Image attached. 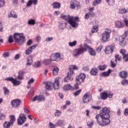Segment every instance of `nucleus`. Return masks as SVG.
<instances>
[{"label": "nucleus", "mask_w": 128, "mask_h": 128, "mask_svg": "<svg viewBox=\"0 0 128 128\" xmlns=\"http://www.w3.org/2000/svg\"><path fill=\"white\" fill-rule=\"evenodd\" d=\"M78 70V66H70L69 68V72L68 73L67 76L64 78V82H68V80H72V74H74V70Z\"/></svg>", "instance_id": "39448f33"}, {"label": "nucleus", "mask_w": 128, "mask_h": 128, "mask_svg": "<svg viewBox=\"0 0 128 128\" xmlns=\"http://www.w3.org/2000/svg\"><path fill=\"white\" fill-rule=\"evenodd\" d=\"M32 4V0H29L26 4L27 6H30Z\"/></svg>", "instance_id": "774afa93"}, {"label": "nucleus", "mask_w": 128, "mask_h": 128, "mask_svg": "<svg viewBox=\"0 0 128 128\" xmlns=\"http://www.w3.org/2000/svg\"><path fill=\"white\" fill-rule=\"evenodd\" d=\"M76 0L71 2L70 5V8H71V10H74V8H76V6H78L76 4Z\"/></svg>", "instance_id": "7c9ffc66"}, {"label": "nucleus", "mask_w": 128, "mask_h": 128, "mask_svg": "<svg viewBox=\"0 0 128 128\" xmlns=\"http://www.w3.org/2000/svg\"><path fill=\"white\" fill-rule=\"evenodd\" d=\"M90 100H92V95H90V92H88L83 96L82 102L84 104H86V102H89Z\"/></svg>", "instance_id": "f8f14e48"}, {"label": "nucleus", "mask_w": 128, "mask_h": 128, "mask_svg": "<svg viewBox=\"0 0 128 128\" xmlns=\"http://www.w3.org/2000/svg\"><path fill=\"white\" fill-rule=\"evenodd\" d=\"M34 78H31L28 82V84H34Z\"/></svg>", "instance_id": "0e129e2a"}, {"label": "nucleus", "mask_w": 128, "mask_h": 128, "mask_svg": "<svg viewBox=\"0 0 128 128\" xmlns=\"http://www.w3.org/2000/svg\"><path fill=\"white\" fill-rule=\"evenodd\" d=\"M116 64L117 63L116 62V60H114V59H112L110 62L111 68H116Z\"/></svg>", "instance_id": "c9c22d12"}, {"label": "nucleus", "mask_w": 128, "mask_h": 128, "mask_svg": "<svg viewBox=\"0 0 128 128\" xmlns=\"http://www.w3.org/2000/svg\"><path fill=\"white\" fill-rule=\"evenodd\" d=\"M42 64H40V62L36 61L35 62V64H34V68H40Z\"/></svg>", "instance_id": "a19ab883"}, {"label": "nucleus", "mask_w": 128, "mask_h": 128, "mask_svg": "<svg viewBox=\"0 0 128 128\" xmlns=\"http://www.w3.org/2000/svg\"><path fill=\"white\" fill-rule=\"evenodd\" d=\"M108 6H114V0H106Z\"/></svg>", "instance_id": "603ef678"}, {"label": "nucleus", "mask_w": 128, "mask_h": 128, "mask_svg": "<svg viewBox=\"0 0 128 128\" xmlns=\"http://www.w3.org/2000/svg\"><path fill=\"white\" fill-rule=\"evenodd\" d=\"M14 122H16V116L14 115L10 116V121L9 122L11 123V124H14Z\"/></svg>", "instance_id": "72a5a7b5"}, {"label": "nucleus", "mask_w": 128, "mask_h": 128, "mask_svg": "<svg viewBox=\"0 0 128 128\" xmlns=\"http://www.w3.org/2000/svg\"><path fill=\"white\" fill-rule=\"evenodd\" d=\"M87 126L88 128H92L94 126V122L90 120L87 122Z\"/></svg>", "instance_id": "8fccbe9b"}, {"label": "nucleus", "mask_w": 128, "mask_h": 128, "mask_svg": "<svg viewBox=\"0 0 128 128\" xmlns=\"http://www.w3.org/2000/svg\"><path fill=\"white\" fill-rule=\"evenodd\" d=\"M60 70V68L56 66H54V68L52 69V74L53 76H56L58 74V71Z\"/></svg>", "instance_id": "c756f323"}, {"label": "nucleus", "mask_w": 128, "mask_h": 128, "mask_svg": "<svg viewBox=\"0 0 128 128\" xmlns=\"http://www.w3.org/2000/svg\"><path fill=\"white\" fill-rule=\"evenodd\" d=\"M22 104V100L20 99H15L11 102V106L12 108H18Z\"/></svg>", "instance_id": "ddd939ff"}, {"label": "nucleus", "mask_w": 128, "mask_h": 128, "mask_svg": "<svg viewBox=\"0 0 128 128\" xmlns=\"http://www.w3.org/2000/svg\"><path fill=\"white\" fill-rule=\"evenodd\" d=\"M110 72H112V70L108 69L107 72H104L100 74V76H104V78H106V76H108L110 74Z\"/></svg>", "instance_id": "6ab92c4d"}, {"label": "nucleus", "mask_w": 128, "mask_h": 128, "mask_svg": "<svg viewBox=\"0 0 128 128\" xmlns=\"http://www.w3.org/2000/svg\"><path fill=\"white\" fill-rule=\"evenodd\" d=\"M32 64V55H29L28 56L26 66H30Z\"/></svg>", "instance_id": "b1692460"}, {"label": "nucleus", "mask_w": 128, "mask_h": 128, "mask_svg": "<svg viewBox=\"0 0 128 128\" xmlns=\"http://www.w3.org/2000/svg\"><path fill=\"white\" fill-rule=\"evenodd\" d=\"M24 72L22 70H20L18 72V80H24Z\"/></svg>", "instance_id": "cd10ccee"}, {"label": "nucleus", "mask_w": 128, "mask_h": 128, "mask_svg": "<svg viewBox=\"0 0 128 128\" xmlns=\"http://www.w3.org/2000/svg\"><path fill=\"white\" fill-rule=\"evenodd\" d=\"M49 126H50V128H56V125L52 124V122H50Z\"/></svg>", "instance_id": "052dcab7"}, {"label": "nucleus", "mask_w": 128, "mask_h": 128, "mask_svg": "<svg viewBox=\"0 0 128 128\" xmlns=\"http://www.w3.org/2000/svg\"><path fill=\"white\" fill-rule=\"evenodd\" d=\"M110 108L104 107L100 111V114L96 115L95 118L99 126H104L110 124Z\"/></svg>", "instance_id": "f257e3e1"}, {"label": "nucleus", "mask_w": 128, "mask_h": 128, "mask_svg": "<svg viewBox=\"0 0 128 128\" xmlns=\"http://www.w3.org/2000/svg\"><path fill=\"white\" fill-rule=\"evenodd\" d=\"M60 78L58 77L56 78L54 82V83H52L50 82H45L46 84V88L48 90H52V86H54V88L55 90H58L60 88Z\"/></svg>", "instance_id": "7ed1b4c3"}, {"label": "nucleus", "mask_w": 128, "mask_h": 128, "mask_svg": "<svg viewBox=\"0 0 128 128\" xmlns=\"http://www.w3.org/2000/svg\"><path fill=\"white\" fill-rule=\"evenodd\" d=\"M92 108H93L94 110H102V107H100V106H92Z\"/></svg>", "instance_id": "864d4df0"}, {"label": "nucleus", "mask_w": 128, "mask_h": 128, "mask_svg": "<svg viewBox=\"0 0 128 128\" xmlns=\"http://www.w3.org/2000/svg\"><path fill=\"white\" fill-rule=\"evenodd\" d=\"M3 90H4V94L5 96H8L10 94V90L8 89L6 87H4Z\"/></svg>", "instance_id": "58836bf2"}, {"label": "nucleus", "mask_w": 128, "mask_h": 128, "mask_svg": "<svg viewBox=\"0 0 128 128\" xmlns=\"http://www.w3.org/2000/svg\"><path fill=\"white\" fill-rule=\"evenodd\" d=\"M14 40L18 44H22L26 42V37L24 36V33H15L14 34Z\"/></svg>", "instance_id": "20e7f679"}, {"label": "nucleus", "mask_w": 128, "mask_h": 128, "mask_svg": "<svg viewBox=\"0 0 128 128\" xmlns=\"http://www.w3.org/2000/svg\"><path fill=\"white\" fill-rule=\"evenodd\" d=\"M106 66H108L106 65H100L98 66L99 70H104L106 68Z\"/></svg>", "instance_id": "4c0bfd02"}, {"label": "nucleus", "mask_w": 128, "mask_h": 128, "mask_svg": "<svg viewBox=\"0 0 128 128\" xmlns=\"http://www.w3.org/2000/svg\"><path fill=\"white\" fill-rule=\"evenodd\" d=\"M118 12L120 14H126L128 13V8H123L118 10Z\"/></svg>", "instance_id": "4be33fe9"}, {"label": "nucleus", "mask_w": 128, "mask_h": 128, "mask_svg": "<svg viewBox=\"0 0 128 128\" xmlns=\"http://www.w3.org/2000/svg\"><path fill=\"white\" fill-rule=\"evenodd\" d=\"M110 32H112V30L106 28L104 32L102 33V40H103L104 42H108L110 38Z\"/></svg>", "instance_id": "423d86ee"}, {"label": "nucleus", "mask_w": 128, "mask_h": 128, "mask_svg": "<svg viewBox=\"0 0 128 128\" xmlns=\"http://www.w3.org/2000/svg\"><path fill=\"white\" fill-rule=\"evenodd\" d=\"M90 75L96 76L98 74V68H92L90 72Z\"/></svg>", "instance_id": "412c9836"}, {"label": "nucleus", "mask_w": 128, "mask_h": 128, "mask_svg": "<svg viewBox=\"0 0 128 128\" xmlns=\"http://www.w3.org/2000/svg\"><path fill=\"white\" fill-rule=\"evenodd\" d=\"M80 92H82V89H80L78 90L75 92L74 93V96H79Z\"/></svg>", "instance_id": "c03bdc74"}, {"label": "nucleus", "mask_w": 128, "mask_h": 128, "mask_svg": "<svg viewBox=\"0 0 128 128\" xmlns=\"http://www.w3.org/2000/svg\"><path fill=\"white\" fill-rule=\"evenodd\" d=\"M102 2V0H94L92 2V4L94 6H98V4H100Z\"/></svg>", "instance_id": "a18cd8bd"}, {"label": "nucleus", "mask_w": 128, "mask_h": 128, "mask_svg": "<svg viewBox=\"0 0 128 128\" xmlns=\"http://www.w3.org/2000/svg\"><path fill=\"white\" fill-rule=\"evenodd\" d=\"M90 18V14L88 13H86L85 14L84 19L85 20H88V18Z\"/></svg>", "instance_id": "338daca9"}, {"label": "nucleus", "mask_w": 128, "mask_h": 128, "mask_svg": "<svg viewBox=\"0 0 128 128\" xmlns=\"http://www.w3.org/2000/svg\"><path fill=\"white\" fill-rule=\"evenodd\" d=\"M4 4H6L4 0H0V8L4 6Z\"/></svg>", "instance_id": "680f3d73"}, {"label": "nucleus", "mask_w": 128, "mask_h": 128, "mask_svg": "<svg viewBox=\"0 0 128 128\" xmlns=\"http://www.w3.org/2000/svg\"><path fill=\"white\" fill-rule=\"evenodd\" d=\"M56 126H61L62 128V126H66L64 120H58L56 122Z\"/></svg>", "instance_id": "aec40b11"}, {"label": "nucleus", "mask_w": 128, "mask_h": 128, "mask_svg": "<svg viewBox=\"0 0 128 128\" xmlns=\"http://www.w3.org/2000/svg\"><path fill=\"white\" fill-rule=\"evenodd\" d=\"M20 54H17L14 57V60H20Z\"/></svg>", "instance_id": "5fc2aeb1"}, {"label": "nucleus", "mask_w": 128, "mask_h": 128, "mask_svg": "<svg viewBox=\"0 0 128 128\" xmlns=\"http://www.w3.org/2000/svg\"><path fill=\"white\" fill-rule=\"evenodd\" d=\"M53 8H60V3L58 2H54L52 4Z\"/></svg>", "instance_id": "393cba45"}, {"label": "nucleus", "mask_w": 128, "mask_h": 128, "mask_svg": "<svg viewBox=\"0 0 128 128\" xmlns=\"http://www.w3.org/2000/svg\"><path fill=\"white\" fill-rule=\"evenodd\" d=\"M121 84L122 86H128V80H123Z\"/></svg>", "instance_id": "79ce46f5"}, {"label": "nucleus", "mask_w": 128, "mask_h": 128, "mask_svg": "<svg viewBox=\"0 0 128 128\" xmlns=\"http://www.w3.org/2000/svg\"><path fill=\"white\" fill-rule=\"evenodd\" d=\"M122 18L124 19L123 22H125V20H128V16L126 15H123Z\"/></svg>", "instance_id": "e2e57ef3"}, {"label": "nucleus", "mask_w": 128, "mask_h": 128, "mask_svg": "<svg viewBox=\"0 0 128 128\" xmlns=\"http://www.w3.org/2000/svg\"><path fill=\"white\" fill-rule=\"evenodd\" d=\"M115 26L118 28H122L124 26V23L120 20L115 22Z\"/></svg>", "instance_id": "a211bd4d"}, {"label": "nucleus", "mask_w": 128, "mask_h": 128, "mask_svg": "<svg viewBox=\"0 0 128 128\" xmlns=\"http://www.w3.org/2000/svg\"><path fill=\"white\" fill-rule=\"evenodd\" d=\"M116 48V46L114 45H108L106 47L104 50V52L106 54H110L114 52V50Z\"/></svg>", "instance_id": "9b49d317"}, {"label": "nucleus", "mask_w": 128, "mask_h": 128, "mask_svg": "<svg viewBox=\"0 0 128 128\" xmlns=\"http://www.w3.org/2000/svg\"><path fill=\"white\" fill-rule=\"evenodd\" d=\"M112 96H114V94H112V92H109L108 94L106 92H102L100 94V98L101 100H106L108 98H112Z\"/></svg>", "instance_id": "9d476101"}, {"label": "nucleus", "mask_w": 128, "mask_h": 128, "mask_svg": "<svg viewBox=\"0 0 128 128\" xmlns=\"http://www.w3.org/2000/svg\"><path fill=\"white\" fill-rule=\"evenodd\" d=\"M126 50H124V49H122L120 50V54H122V56H126Z\"/></svg>", "instance_id": "13d9d810"}, {"label": "nucleus", "mask_w": 128, "mask_h": 128, "mask_svg": "<svg viewBox=\"0 0 128 128\" xmlns=\"http://www.w3.org/2000/svg\"><path fill=\"white\" fill-rule=\"evenodd\" d=\"M8 42L9 44H12V42H14V39H13L12 36L10 35L9 36V38H8Z\"/></svg>", "instance_id": "09e8293b"}, {"label": "nucleus", "mask_w": 128, "mask_h": 128, "mask_svg": "<svg viewBox=\"0 0 128 128\" xmlns=\"http://www.w3.org/2000/svg\"><path fill=\"white\" fill-rule=\"evenodd\" d=\"M86 78V74L84 73H80L79 76H76V82H77V84H80L84 79Z\"/></svg>", "instance_id": "2eb2a0df"}, {"label": "nucleus", "mask_w": 128, "mask_h": 128, "mask_svg": "<svg viewBox=\"0 0 128 128\" xmlns=\"http://www.w3.org/2000/svg\"><path fill=\"white\" fill-rule=\"evenodd\" d=\"M4 80H7V82H11L14 86H20L22 82L20 80H17L16 79L14 78H8L4 79Z\"/></svg>", "instance_id": "4468645a"}, {"label": "nucleus", "mask_w": 128, "mask_h": 128, "mask_svg": "<svg viewBox=\"0 0 128 128\" xmlns=\"http://www.w3.org/2000/svg\"><path fill=\"white\" fill-rule=\"evenodd\" d=\"M40 100H46V98L42 95H39L38 96V102Z\"/></svg>", "instance_id": "3c124183"}, {"label": "nucleus", "mask_w": 128, "mask_h": 128, "mask_svg": "<svg viewBox=\"0 0 128 128\" xmlns=\"http://www.w3.org/2000/svg\"><path fill=\"white\" fill-rule=\"evenodd\" d=\"M70 90H72V86L70 84H66L63 87V90H65L66 92Z\"/></svg>", "instance_id": "bb28decb"}, {"label": "nucleus", "mask_w": 128, "mask_h": 128, "mask_svg": "<svg viewBox=\"0 0 128 128\" xmlns=\"http://www.w3.org/2000/svg\"><path fill=\"white\" fill-rule=\"evenodd\" d=\"M119 44L122 48H124L128 44V39L126 38V32L124 34L120 39Z\"/></svg>", "instance_id": "0eeeda50"}, {"label": "nucleus", "mask_w": 128, "mask_h": 128, "mask_svg": "<svg viewBox=\"0 0 128 128\" xmlns=\"http://www.w3.org/2000/svg\"><path fill=\"white\" fill-rule=\"evenodd\" d=\"M36 46H38L37 44L36 45H32L31 46H29L26 50H25V54H26V56L28 54H30L32 52V50H34L36 48Z\"/></svg>", "instance_id": "f3484780"}, {"label": "nucleus", "mask_w": 128, "mask_h": 128, "mask_svg": "<svg viewBox=\"0 0 128 128\" xmlns=\"http://www.w3.org/2000/svg\"><path fill=\"white\" fill-rule=\"evenodd\" d=\"M32 40H29L26 43L27 46H32Z\"/></svg>", "instance_id": "69168bd1"}, {"label": "nucleus", "mask_w": 128, "mask_h": 128, "mask_svg": "<svg viewBox=\"0 0 128 128\" xmlns=\"http://www.w3.org/2000/svg\"><path fill=\"white\" fill-rule=\"evenodd\" d=\"M52 58L50 59H46L43 61V64L44 66H48V64H52Z\"/></svg>", "instance_id": "473e14b6"}, {"label": "nucleus", "mask_w": 128, "mask_h": 128, "mask_svg": "<svg viewBox=\"0 0 128 128\" xmlns=\"http://www.w3.org/2000/svg\"><path fill=\"white\" fill-rule=\"evenodd\" d=\"M98 26H93L92 29V32H98Z\"/></svg>", "instance_id": "ea45409f"}, {"label": "nucleus", "mask_w": 128, "mask_h": 128, "mask_svg": "<svg viewBox=\"0 0 128 128\" xmlns=\"http://www.w3.org/2000/svg\"><path fill=\"white\" fill-rule=\"evenodd\" d=\"M8 18H17L18 15L14 11H11L10 14H8Z\"/></svg>", "instance_id": "a878e982"}, {"label": "nucleus", "mask_w": 128, "mask_h": 128, "mask_svg": "<svg viewBox=\"0 0 128 128\" xmlns=\"http://www.w3.org/2000/svg\"><path fill=\"white\" fill-rule=\"evenodd\" d=\"M4 58H8L10 56V53L8 52H4L3 54Z\"/></svg>", "instance_id": "4d7b16f0"}, {"label": "nucleus", "mask_w": 128, "mask_h": 128, "mask_svg": "<svg viewBox=\"0 0 128 128\" xmlns=\"http://www.w3.org/2000/svg\"><path fill=\"white\" fill-rule=\"evenodd\" d=\"M28 24L34 26L36 24V20H30L28 21Z\"/></svg>", "instance_id": "49530a36"}, {"label": "nucleus", "mask_w": 128, "mask_h": 128, "mask_svg": "<svg viewBox=\"0 0 128 128\" xmlns=\"http://www.w3.org/2000/svg\"><path fill=\"white\" fill-rule=\"evenodd\" d=\"M88 50V52L92 56H96V51L94 48H92V47L88 45V44H84V48H76L73 51V56H75L76 58L78 56H80L81 54H84V52H86Z\"/></svg>", "instance_id": "f03ea898"}, {"label": "nucleus", "mask_w": 128, "mask_h": 128, "mask_svg": "<svg viewBox=\"0 0 128 128\" xmlns=\"http://www.w3.org/2000/svg\"><path fill=\"white\" fill-rule=\"evenodd\" d=\"M88 14H89L90 18H92L93 16H96V14H94V12H89Z\"/></svg>", "instance_id": "bf43d9fd"}, {"label": "nucleus", "mask_w": 128, "mask_h": 128, "mask_svg": "<svg viewBox=\"0 0 128 128\" xmlns=\"http://www.w3.org/2000/svg\"><path fill=\"white\" fill-rule=\"evenodd\" d=\"M76 22H78V17L72 16L68 20V24H70L72 28H78V24Z\"/></svg>", "instance_id": "6e6552de"}, {"label": "nucleus", "mask_w": 128, "mask_h": 128, "mask_svg": "<svg viewBox=\"0 0 128 128\" xmlns=\"http://www.w3.org/2000/svg\"><path fill=\"white\" fill-rule=\"evenodd\" d=\"M69 46H76V40H74L73 42H68Z\"/></svg>", "instance_id": "37998d69"}, {"label": "nucleus", "mask_w": 128, "mask_h": 128, "mask_svg": "<svg viewBox=\"0 0 128 128\" xmlns=\"http://www.w3.org/2000/svg\"><path fill=\"white\" fill-rule=\"evenodd\" d=\"M26 122V116L24 114H20L18 119V126H22V124H24Z\"/></svg>", "instance_id": "1a4fd4ad"}, {"label": "nucleus", "mask_w": 128, "mask_h": 128, "mask_svg": "<svg viewBox=\"0 0 128 128\" xmlns=\"http://www.w3.org/2000/svg\"><path fill=\"white\" fill-rule=\"evenodd\" d=\"M52 62H60L62 58H60V54L59 52L55 53L51 56Z\"/></svg>", "instance_id": "dca6fc26"}, {"label": "nucleus", "mask_w": 128, "mask_h": 128, "mask_svg": "<svg viewBox=\"0 0 128 128\" xmlns=\"http://www.w3.org/2000/svg\"><path fill=\"white\" fill-rule=\"evenodd\" d=\"M66 24H68L66 22H61L60 23V28L61 30H64V28L66 26Z\"/></svg>", "instance_id": "f704fd0d"}, {"label": "nucleus", "mask_w": 128, "mask_h": 128, "mask_svg": "<svg viewBox=\"0 0 128 128\" xmlns=\"http://www.w3.org/2000/svg\"><path fill=\"white\" fill-rule=\"evenodd\" d=\"M78 84H78V82H76V84L74 85L72 90H78Z\"/></svg>", "instance_id": "6e6d98bb"}, {"label": "nucleus", "mask_w": 128, "mask_h": 128, "mask_svg": "<svg viewBox=\"0 0 128 128\" xmlns=\"http://www.w3.org/2000/svg\"><path fill=\"white\" fill-rule=\"evenodd\" d=\"M119 76L122 78H128V72L122 71L119 73Z\"/></svg>", "instance_id": "5701e85b"}, {"label": "nucleus", "mask_w": 128, "mask_h": 128, "mask_svg": "<svg viewBox=\"0 0 128 128\" xmlns=\"http://www.w3.org/2000/svg\"><path fill=\"white\" fill-rule=\"evenodd\" d=\"M60 18H63V20H66L68 22V20H70L72 18V16H70V15H61Z\"/></svg>", "instance_id": "2f4dec72"}, {"label": "nucleus", "mask_w": 128, "mask_h": 128, "mask_svg": "<svg viewBox=\"0 0 128 128\" xmlns=\"http://www.w3.org/2000/svg\"><path fill=\"white\" fill-rule=\"evenodd\" d=\"M60 114H62V112L60 110H56L54 113L55 116H60Z\"/></svg>", "instance_id": "de8ad7c7"}, {"label": "nucleus", "mask_w": 128, "mask_h": 128, "mask_svg": "<svg viewBox=\"0 0 128 128\" xmlns=\"http://www.w3.org/2000/svg\"><path fill=\"white\" fill-rule=\"evenodd\" d=\"M10 126H12V124L8 121L5 122L3 124L4 128H10Z\"/></svg>", "instance_id": "c85d7f7f"}, {"label": "nucleus", "mask_w": 128, "mask_h": 128, "mask_svg": "<svg viewBox=\"0 0 128 128\" xmlns=\"http://www.w3.org/2000/svg\"><path fill=\"white\" fill-rule=\"evenodd\" d=\"M115 58L114 60L116 62V64H118V62H120L122 60V56L118 55V54H116L115 55Z\"/></svg>", "instance_id": "e433bc0d"}]
</instances>
